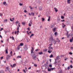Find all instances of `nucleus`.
<instances>
[{
  "instance_id": "obj_3",
  "label": "nucleus",
  "mask_w": 73,
  "mask_h": 73,
  "mask_svg": "<svg viewBox=\"0 0 73 73\" xmlns=\"http://www.w3.org/2000/svg\"><path fill=\"white\" fill-rule=\"evenodd\" d=\"M56 42H57L58 43H59L60 42V40H56V41H54L53 43H54V45L55 44H56Z\"/></svg>"
},
{
  "instance_id": "obj_50",
  "label": "nucleus",
  "mask_w": 73,
  "mask_h": 73,
  "mask_svg": "<svg viewBox=\"0 0 73 73\" xmlns=\"http://www.w3.org/2000/svg\"><path fill=\"white\" fill-rule=\"evenodd\" d=\"M29 7L30 8V9H33V8L31 7V6H30Z\"/></svg>"
},
{
  "instance_id": "obj_56",
  "label": "nucleus",
  "mask_w": 73,
  "mask_h": 73,
  "mask_svg": "<svg viewBox=\"0 0 73 73\" xmlns=\"http://www.w3.org/2000/svg\"><path fill=\"white\" fill-rule=\"evenodd\" d=\"M3 30V28H2L1 29V30H0V31H2V30Z\"/></svg>"
},
{
  "instance_id": "obj_21",
  "label": "nucleus",
  "mask_w": 73,
  "mask_h": 73,
  "mask_svg": "<svg viewBox=\"0 0 73 73\" xmlns=\"http://www.w3.org/2000/svg\"><path fill=\"white\" fill-rule=\"evenodd\" d=\"M36 58V56H33V59H34L35 58Z\"/></svg>"
},
{
  "instance_id": "obj_10",
  "label": "nucleus",
  "mask_w": 73,
  "mask_h": 73,
  "mask_svg": "<svg viewBox=\"0 0 73 73\" xmlns=\"http://www.w3.org/2000/svg\"><path fill=\"white\" fill-rule=\"evenodd\" d=\"M3 5H7V3L6 2H4L3 3Z\"/></svg>"
},
{
  "instance_id": "obj_26",
  "label": "nucleus",
  "mask_w": 73,
  "mask_h": 73,
  "mask_svg": "<svg viewBox=\"0 0 73 73\" xmlns=\"http://www.w3.org/2000/svg\"><path fill=\"white\" fill-rule=\"evenodd\" d=\"M64 58H65V59H64V60L65 61H66V60H68V58L66 57H65Z\"/></svg>"
},
{
  "instance_id": "obj_51",
  "label": "nucleus",
  "mask_w": 73,
  "mask_h": 73,
  "mask_svg": "<svg viewBox=\"0 0 73 73\" xmlns=\"http://www.w3.org/2000/svg\"><path fill=\"white\" fill-rule=\"evenodd\" d=\"M10 21H13V20H12V19L10 18Z\"/></svg>"
},
{
  "instance_id": "obj_34",
  "label": "nucleus",
  "mask_w": 73,
  "mask_h": 73,
  "mask_svg": "<svg viewBox=\"0 0 73 73\" xmlns=\"http://www.w3.org/2000/svg\"><path fill=\"white\" fill-rule=\"evenodd\" d=\"M8 21V20L6 19L4 20V22H7Z\"/></svg>"
},
{
  "instance_id": "obj_39",
  "label": "nucleus",
  "mask_w": 73,
  "mask_h": 73,
  "mask_svg": "<svg viewBox=\"0 0 73 73\" xmlns=\"http://www.w3.org/2000/svg\"><path fill=\"white\" fill-rule=\"evenodd\" d=\"M68 32H67V34L66 35V36H67L68 38V37H68Z\"/></svg>"
},
{
  "instance_id": "obj_16",
  "label": "nucleus",
  "mask_w": 73,
  "mask_h": 73,
  "mask_svg": "<svg viewBox=\"0 0 73 73\" xmlns=\"http://www.w3.org/2000/svg\"><path fill=\"white\" fill-rule=\"evenodd\" d=\"M50 58H52L53 57V55L52 54H51L50 55Z\"/></svg>"
},
{
  "instance_id": "obj_44",
  "label": "nucleus",
  "mask_w": 73,
  "mask_h": 73,
  "mask_svg": "<svg viewBox=\"0 0 73 73\" xmlns=\"http://www.w3.org/2000/svg\"><path fill=\"white\" fill-rule=\"evenodd\" d=\"M12 51H11V53H10L11 56H12Z\"/></svg>"
},
{
  "instance_id": "obj_25",
  "label": "nucleus",
  "mask_w": 73,
  "mask_h": 73,
  "mask_svg": "<svg viewBox=\"0 0 73 73\" xmlns=\"http://www.w3.org/2000/svg\"><path fill=\"white\" fill-rule=\"evenodd\" d=\"M39 10H40V11H41L42 10V7H39Z\"/></svg>"
},
{
  "instance_id": "obj_18",
  "label": "nucleus",
  "mask_w": 73,
  "mask_h": 73,
  "mask_svg": "<svg viewBox=\"0 0 73 73\" xmlns=\"http://www.w3.org/2000/svg\"><path fill=\"white\" fill-rule=\"evenodd\" d=\"M73 39H70V42H73Z\"/></svg>"
},
{
  "instance_id": "obj_5",
  "label": "nucleus",
  "mask_w": 73,
  "mask_h": 73,
  "mask_svg": "<svg viewBox=\"0 0 73 73\" xmlns=\"http://www.w3.org/2000/svg\"><path fill=\"white\" fill-rule=\"evenodd\" d=\"M11 57V56L9 55H7V57H6L7 60H9V58Z\"/></svg>"
},
{
  "instance_id": "obj_22",
  "label": "nucleus",
  "mask_w": 73,
  "mask_h": 73,
  "mask_svg": "<svg viewBox=\"0 0 73 73\" xmlns=\"http://www.w3.org/2000/svg\"><path fill=\"white\" fill-rule=\"evenodd\" d=\"M59 58H60L59 56H58L56 57V58L57 60H58V59H59Z\"/></svg>"
},
{
  "instance_id": "obj_9",
  "label": "nucleus",
  "mask_w": 73,
  "mask_h": 73,
  "mask_svg": "<svg viewBox=\"0 0 73 73\" xmlns=\"http://www.w3.org/2000/svg\"><path fill=\"white\" fill-rule=\"evenodd\" d=\"M34 50V49L33 48V47L32 48V49H31V53H33V50Z\"/></svg>"
},
{
  "instance_id": "obj_29",
  "label": "nucleus",
  "mask_w": 73,
  "mask_h": 73,
  "mask_svg": "<svg viewBox=\"0 0 73 73\" xmlns=\"http://www.w3.org/2000/svg\"><path fill=\"white\" fill-rule=\"evenodd\" d=\"M49 50H50V49H53V48L50 47H49L48 48Z\"/></svg>"
},
{
  "instance_id": "obj_61",
  "label": "nucleus",
  "mask_w": 73,
  "mask_h": 73,
  "mask_svg": "<svg viewBox=\"0 0 73 73\" xmlns=\"http://www.w3.org/2000/svg\"><path fill=\"white\" fill-rule=\"evenodd\" d=\"M19 27H17V30H19Z\"/></svg>"
},
{
  "instance_id": "obj_12",
  "label": "nucleus",
  "mask_w": 73,
  "mask_h": 73,
  "mask_svg": "<svg viewBox=\"0 0 73 73\" xmlns=\"http://www.w3.org/2000/svg\"><path fill=\"white\" fill-rule=\"evenodd\" d=\"M50 17L49 16L48 17V21H50Z\"/></svg>"
},
{
  "instance_id": "obj_20",
  "label": "nucleus",
  "mask_w": 73,
  "mask_h": 73,
  "mask_svg": "<svg viewBox=\"0 0 73 73\" xmlns=\"http://www.w3.org/2000/svg\"><path fill=\"white\" fill-rule=\"evenodd\" d=\"M17 58H21V56H18L17 57Z\"/></svg>"
},
{
  "instance_id": "obj_8",
  "label": "nucleus",
  "mask_w": 73,
  "mask_h": 73,
  "mask_svg": "<svg viewBox=\"0 0 73 73\" xmlns=\"http://www.w3.org/2000/svg\"><path fill=\"white\" fill-rule=\"evenodd\" d=\"M70 0H67V3L68 4H70Z\"/></svg>"
},
{
  "instance_id": "obj_43",
  "label": "nucleus",
  "mask_w": 73,
  "mask_h": 73,
  "mask_svg": "<svg viewBox=\"0 0 73 73\" xmlns=\"http://www.w3.org/2000/svg\"><path fill=\"white\" fill-rule=\"evenodd\" d=\"M55 11H56L55 12H57V11H58V10L57 9H56L55 10Z\"/></svg>"
},
{
  "instance_id": "obj_11",
  "label": "nucleus",
  "mask_w": 73,
  "mask_h": 73,
  "mask_svg": "<svg viewBox=\"0 0 73 73\" xmlns=\"http://www.w3.org/2000/svg\"><path fill=\"white\" fill-rule=\"evenodd\" d=\"M20 45H19V46L17 47V49H18V50H20Z\"/></svg>"
},
{
  "instance_id": "obj_6",
  "label": "nucleus",
  "mask_w": 73,
  "mask_h": 73,
  "mask_svg": "<svg viewBox=\"0 0 73 73\" xmlns=\"http://www.w3.org/2000/svg\"><path fill=\"white\" fill-rule=\"evenodd\" d=\"M54 27V24H53L50 26V27L51 28H53Z\"/></svg>"
},
{
  "instance_id": "obj_2",
  "label": "nucleus",
  "mask_w": 73,
  "mask_h": 73,
  "mask_svg": "<svg viewBox=\"0 0 73 73\" xmlns=\"http://www.w3.org/2000/svg\"><path fill=\"white\" fill-rule=\"evenodd\" d=\"M49 40L50 41H52L51 42H52V41L54 40V39H53V36H51V37H50Z\"/></svg>"
},
{
  "instance_id": "obj_30",
  "label": "nucleus",
  "mask_w": 73,
  "mask_h": 73,
  "mask_svg": "<svg viewBox=\"0 0 73 73\" xmlns=\"http://www.w3.org/2000/svg\"><path fill=\"white\" fill-rule=\"evenodd\" d=\"M67 69L68 70H69L70 69V66H69L68 67H67Z\"/></svg>"
},
{
  "instance_id": "obj_31",
  "label": "nucleus",
  "mask_w": 73,
  "mask_h": 73,
  "mask_svg": "<svg viewBox=\"0 0 73 73\" xmlns=\"http://www.w3.org/2000/svg\"><path fill=\"white\" fill-rule=\"evenodd\" d=\"M69 54H70V55H72V54H73V53H72V52H69Z\"/></svg>"
},
{
  "instance_id": "obj_19",
  "label": "nucleus",
  "mask_w": 73,
  "mask_h": 73,
  "mask_svg": "<svg viewBox=\"0 0 73 73\" xmlns=\"http://www.w3.org/2000/svg\"><path fill=\"white\" fill-rule=\"evenodd\" d=\"M50 69H51V70H52H52H53L55 69V68H51Z\"/></svg>"
},
{
  "instance_id": "obj_27",
  "label": "nucleus",
  "mask_w": 73,
  "mask_h": 73,
  "mask_svg": "<svg viewBox=\"0 0 73 73\" xmlns=\"http://www.w3.org/2000/svg\"><path fill=\"white\" fill-rule=\"evenodd\" d=\"M53 32H55L56 31V28H54L53 29Z\"/></svg>"
},
{
  "instance_id": "obj_46",
  "label": "nucleus",
  "mask_w": 73,
  "mask_h": 73,
  "mask_svg": "<svg viewBox=\"0 0 73 73\" xmlns=\"http://www.w3.org/2000/svg\"><path fill=\"white\" fill-rule=\"evenodd\" d=\"M19 31L18 30L17 31V35H19Z\"/></svg>"
},
{
  "instance_id": "obj_40",
  "label": "nucleus",
  "mask_w": 73,
  "mask_h": 73,
  "mask_svg": "<svg viewBox=\"0 0 73 73\" xmlns=\"http://www.w3.org/2000/svg\"><path fill=\"white\" fill-rule=\"evenodd\" d=\"M34 66H36V67L37 66V64H34Z\"/></svg>"
},
{
  "instance_id": "obj_53",
  "label": "nucleus",
  "mask_w": 73,
  "mask_h": 73,
  "mask_svg": "<svg viewBox=\"0 0 73 73\" xmlns=\"http://www.w3.org/2000/svg\"><path fill=\"white\" fill-rule=\"evenodd\" d=\"M0 16H3V14H2L1 13H0Z\"/></svg>"
},
{
  "instance_id": "obj_35",
  "label": "nucleus",
  "mask_w": 73,
  "mask_h": 73,
  "mask_svg": "<svg viewBox=\"0 0 73 73\" xmlns=\"http://www.w3.org/2000/svg\"><path fill=\"white\" fill-rule=\"evenodd\" d=\"M19 5H20L21 6H22V5H23V4L22 3H19Z\"/></svg>"
},
{
  "instance_id": "obj_64",
  "label": "nucleus",
  "mask_w": 73,
  "mask_h": 73,
  "mask_svg": "<svg viewBox=\"0 0 73 73\" xmlns=\"http://www.w3.org/2000/svg\"><path fill=\"white\" fill-rule=\"evenodd\" d=\"M3 56L1 57V60H2V59H3Z\"/></svg>"
},
{
  "instance_id": "obj_42",
  "label": "nucleus",
  "mask_w": 73,
  "mask_h": 73,
  "mask_svg": "<svg viewBox=\"0 0 73 73\" xmlns=\"http://www.w3.org/2000/svg\"><path fill=\"white\" fill-rule=\"evenodd\" d=\"M19 21H17L16 22H15V23L16 24H18V23H19Z\"/></svg>"
},
{
  "instance_id": "obj_41",
  "label": "nucleus",
  "mask_w": 73,
  "mask_h": 73,
  "mask_svg": "<svg viewBox=\"0 0 73 73\" xmlns=\"http://www.w3.org/2000/svg\"><path fill=\"white\" fill-rule=\"evenodd\" d=\"M70 67L71 68H73V66H72V65H70Z\"/></svg>"
},
{
  "instance_id": "obj_36",
  "label": "nucleus",
  "mask_w": 73,
  "mask_h": 73,
  "mask_svg": "<svg viewBox=\"0 0 73 73\" xmlns=\"http://www.w3.org/2000/svg\"><path fill=\"white\" fill-rule=\"evenodd\" d=\"M57 33L56 32L55 33L54 35H55V36H57Z\"/></svg>"
},
{
  "instance_id": "obj_13",
  "label": "nucleus",
  "mask_w": 73,
  "mask_h": 73,
  "mask_svg": "<svg viewBox=\"0 0 73 73\" xmlns=\"http://www.w3.org/2000/svg\"><path fill=\"white\" fill-rule=\"evenodd\" d=\"M20 46H22L24 45V43H21L20 44Z\"/></svg>"
},
{
  "instance_id": "obj_62",
  "label": "nucleus",
  "mask_w": 73,
  "mask_h": 73,
  "mask_svg": "<svg viewBox=\"0 0 73 73\" xmlns=\"http://www.w3.org/2000/svg\"><path fill=\"white\" fill-rule=\"evenodd\" d=\"M23 72L24 73H26V71H25V70H23Z\"/></svg>"
},
{
  "instance_id": "obj_57",
  "label": "nucleus",
  "mask_w": 73,
  "mask_h": 73,
  "mask_svg": "<svg viewBox=\"0 0 73 73\" xmlns=\"http://www.w3.org/2000/svg\"><path fill=\"white\" fill-rule=\"evenodd\" d=\"M61 21H62H62H64V22H65V20H62Z\"/></svg>"
},
{
  "instance_id": "obj_7",
  "label": "nucleus",
  "mask_w": 73,
  "mask_h": 73,
  "mask_svg": "<svg viewBox=\"0 0 73 73\" xmlns=\"http://www.w3.org/2000/svg\"><path fill=\"white\" fill-rule=\"evenodd\" d=\"M38 53L39 55H41V54H43V52H39Z\"/></svg>"
},
{
  "instance_id": "obj_47",
  "label": "nucleus",
  "mask_w": 73,
  "mask_h": 73,
  "mask_svg": "<svg viewBox=\"0 0 73 73\" xmlns=\"http://www.w3.org/2000/svg\"><path fill=\"white\" fill-rule=\"evenodd\" d=\"M34 59L35 61H36V59H37V58H36Z\"/></svg>"
},
{
  "instance_id": "obj_1",
  "label": "nucleus",
  "mask_w": 73,
  "mask_h": 73,
  "mask_svg": "<svg viewBox=\"0 0 73 73\" xmlns=\"http://www.w3.org/2000/svg\"><path fill=\"white\" fill-rule=\"evenodd\" d=\"M32 21L31 20L30 22L29 23V27H31L32 26Z\"/></svg>"
},
{
  "instance_id": "obj_52",
  "label": "nucleus",
  "mask_w": 73,
  "mask_h": 73,
  "mask_svg": "<svg viewBox=\"0 0 73 73\" xmlns=\"http://www.w3.org/2000/svg\"><path fill=\"white\" fill-rule=\"evenodd\" d=\"M27 29H28V31H30V29L29 27H28Z\"/></svg>"
},
{
  "instance_id": "obj_14",
  "label": "nucleus",
  "mask_w": 73,
  "mask_h": 73,
  "mask_svg": "<svg viewBox=\"0 0 73 73\" xmlns=\"http://www.w3.org/2000/svg\"><path fill=\"white\" fill-rule=\"evenodd\" d=\"M55 62H54V64H55V65H56V63H57V61H56L57 60L55 59Z\"/></svg>"
},
{
  "instance_id": "obj_63",
  "label": "nucleus",
  "mask_w": 73,
  "mask_h": 73,
  "mask_svg": "<svg viewBox=\"0 0 73 73\" xmlns=\"http://www.w3.org/2000/svg\"><path fill=\"white\" fill-rule=\"evenodd\" d=\"M48 53H51V52H50V51L49 50L48 51Z\"/></svg>"
},
{
  "instance_id": "obj_60",
  "label": "nucleus",
  "mask_w": 73,
  "mask_h": 73,
  "mask_svg": "<svg viewBox=\"0 0 73 73\" xmlns=\"http://www.w3.org/2000/svg\"><path fill=\"white\" fill-rule=\"evenodd\" d=\"M56 40H57H57H60V39L58 38H57L56 39Z\"/></svg>"
},
{
  "instance_id": "obj_24",
  "label": "nucleus",
  "mask_w": 73,
  "mask_h": 73,
  "mask_svg": "<svg viewBox=\"0 0 73 73\" xmlns=\"http://www.w3.org/2000/svg\"><path fill=\"white\" fill-rule=\"evenodd\" d=\"M31 14L33 16H35V13H31Z\"/></svg>"
},
{
  "instance_id": "obj_28",
  "label": "nucleus",
  "mask_w": 73,
  "mask_h": 73,
  "mask_svg": "<svg viewBox=\"0 0 73 73\" xmlns=\"http://www.w3.org/2000/svg\"><path fill=\"white\" fill-rule=\"evenodd\" d=\"M48 72H51V68H48Z\"/></svg>"
},
{
  "instance_id": "obj_49",
  "label": "nucleus",
  "mask_w": 73,
  "mask_h": 73,
  "mask_svg": "<svg viewBox=\"0 0 73 73\" xmlns=\"http://www.w3.org/2000/svg\"><path fill=\"white\" fill-rule=\"evenodd\" d=\"M5 34H6V33H7L8 32V31H5Z\"/></svg>"
},
{
  "instance_id": "obj_55",
  "label": "nucleus",
  "mask_w": 73,
  "mask_h": 73,
  "mask_svg": "<svg viewBox=\"0 0 73 73\" xmlns=\"http://www.w3.org/2000/svg\"><path fill=\"white\" fill-rule=\"evenodd\" d=\"M65 26H66V25H64V26L62 27L63 28H65Z\"/></svg>"
},
{
  "instance_id": "obj_48",
  "label": "nucleus",
  "mask_w": 73,
  "mask_h": 73,
  "mask_svg": "<svg viewBox=\"0 0 73 73\" xmlns=\"http://www.w3.org/2000/svg\"><path fill=\"white\" fill-rule=\"evenodd\" d=\"M71 19H73V15H72L71 16Z\"/></svg>"
},
{
  "instance_id": "obj_4",
  "label": "nucleus",
  "mask_w": 73,
  "mask_h": 73,
  "mask_svg": "<svg viewBox=\"0 0 73 73\" xmlns=\"http://www.w3.org/2000/svg\"><path fill=\"white\" fill-rule=\"evenodd\" d=\"M24 48L25 50H27V49H28V46L27 45H25L24 47Z\"/></svg>"
},
{
  "instance_id": "obj_54",
  "label": "nucleus",
  "mask_w": 73,
  "mask_h": 73,
  "mask_svg": "<svg viewBox=\"0 0 73 73\" xmlns=\"http://www.w3.org/2000/svg\"><path fill=\"white\" fill-rule=\"evenodd\" d=\"M44 52H46V51H47V49H44Z\"/></svg>"
},
{
  "instance_id": "obj_17",
  "label": "nucleus",
  "mask_w": 73,
  "mask_h": 73,
  "mask_svg": "<svg viewBox=\"0 0 73 73\" xmlns=\"http://www.w3.org/2000/svg\"><path fill=\"white\" fill-rule=\"evenodd\" d=\"M34 36V34H32V35H31L30 36V38H31L32 37V36Z\"/></svg>"
},
{
  "instance_id": "obj_59",
  "label": "nucleus",
  "mask_w": 73,
  "mask_h": 73,
  "mask_svg": "<svg viewBox=\"0 0 73 73\" xmlns=\"http://www.w3.org/2000/svg\"><path fill=\"white\" fill-rule=\"evenodd\" d=\"M71 29H72V30L73 31V26L72 27H71Z\"/></svg>"
},
{
  "instance_id": "obj_15",
  "label": "nucleus",
  "mask_w": 73,
  "mask_h": 73,
  "mask_svg": "<svg viewBox=\"0 0 73 73\" xmlns=\"http://www.w3.org/2000/svg\"><path fill=\"white\" fill-rule=\"evenodd\" d=\"M22 24H23V25H25V24H26V23H25V22H22Z\"/></svg>"
},
{
  "instance_id": "obj_45",
  "label": "nucleus",
  "mask_w": 73,
  "mask_h": 73,
  "mask_svg": "<svg viewBox=\"0 0 73 73\" xmlns=\"http://www.w3.org/2000/svg\"><path fill=\"white\" fill-rule=\"evenodd\" d=\"M12 39L13 40H14L15 39H14V37H13V36H12Z\"/></svg>"
},
{
  "instance_id": "obj_33",
  "label": "nucleus",
  "mask_w": 73,
  "mask_h": 73,
  "mask_svg": "<svg viewBox=\"0 0 73 73\" xmlns=\"http://www.w3.org/2000/svg\"><path fill=\"white\" fill-rule=\"evenodd\" d=\"M42 21H44L45 20V19L44 18H42Z\"/></svg>"
},
{
  "instance_id": "obj_38",
  "label": "nucleus",
  "mask_w": 73,
  "mask_h": 73,
  "mask_svg": "<svg viewBox=\"0 0 73 73\" xmlns=\"http://www.w3.org/2000/svg\"><path fill=\"white\" fill-rule=\"evenodd\" d=\"M16 64H13V68H14V67H15V65H16Z\"/></svg>"
},
{
  "instance_id": "obj_23",
  "label": "nucleus",
  "mask_w": 73,
  "mask_h": 73,
  "mask_svg": "<svg viewBox=\"0 0 73 73\" xmlns=\"http://www.w3.org/2000/svg\"><path fill=\"white\" fill-rule=\"evenodd\" d=\"M5 53L7 54H8V50H7V49H6L5 50Z\"/></svg>"
},
{
  "instance_id": "obj_37",
  "label": "nucleus",
  "mask_w": 73,
  "mask_h": 73,
  "mask_svg": "<svg viewBox=\"0 0 73 73\" xmlns=\"http://www.w3.org/2000/svg\"><path fill=\"white\" fill-rule=\"evenodd\" d=\"M49 67H50L51 68H52V65L50 64L49 65Z\"/></svg>"
},
{
  "instance_id": "obj_32",
  "label": "nucleus",
  "mask_w": 73,
  "mask_h": 73,
  "mask_svg": "<svg viewBox=\"0 0 73 73\" xmlns=\"http://www.w3.org/2000/svg\"><path fill=\"white\" fill-rule=\"evenodd\" d=\"M61 19H64V17L63 16H61Z\"/></svg>"
},
{
  "instance_id": "obj_58",
  "label": "nucleus",
  "mask_w": 73,
  "mask_h": 73,
  "mask_svg": "<svg viewBox=\"0 0 73 73\" xmlns=\"http://www.w3.org/2000/svg\"><path fill=\"white\" fill-rule=\"evenodd\" d=\"M24 12H25V13H26V12H27V11L25 10L24 11Z\"/></svg>"
}]
</instances>
